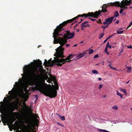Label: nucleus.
Instances as JSON below:
<instances>
[{"instance_id": "obj_35", "label": "nucleus", "mask_w": 132, "mask_h": 132, "mask_svg": "<svg viewBox=\"0 0 132 132\" xmlns=\"http://www.w3.org/2000/svg\"><path fill=\"white\" fill-rule=\"evenodd\" d=\"M11 124L12 125V126H13L14 125V124H13V123L14 122V121L13 120H12V119H11Z\"/></svg>"}, {"instance_id": "obj_28", "label": "nucleus", "mask_w": 132, "mask_h": 132, "mask_svg": "<svg viewBox=\"0 0 132 132\" xmlns=\"http://www.w3.org/2000/svg\"><path fill=\"white\" fill-rule=\"evenodd\" d=\"M48 62V61H47V60L45 59L44 63L46 65H48V62Z\"/></svg>"}, {"instance_id": "obj_40", "label": "nucleus", "mask_w": 132, "mask_h": 132, "mask_svg": "<svg viewBox=\"0 0 132 132\" xmlns=\"http://www.w3.org/2000/svg\"><path fill=\"white\" fill-rule=\"evenodd\" d=\"M127 48H132V46H131V45H130L129 46H127Z\"/></svg>"}, {"instance_id": "obj_42", "label": "nucleus", "mask_w": 132, "mask_h": 132, "mask_svg": "<svg viewBox=\"0 0 132 132\" xmlns=\"http://www.w3.org/2000/svg\"><path fill=\"white\" fill-rule=\"evenodd\" d=\"M57 125H60V126H62V125L61 124H60V123H59V122H57Z\"/></svg>"}, {"instance_id": "obj_4", "label": "nucleus", "mask_w": 132, "mask_h": 132, "mask_svg": "<svg viewBox=\"0 0 132 132\" xmlns=\"http://www.w3.org/2000/svg\"><path fill=\"white\" fill-rule=\"evenodd\" d=\"M23 70L25 75V78L28 75H29L32 78H36L38 76V75L37 74L38 72V71L36 69H33L30 71L28 69V66L26 65L25 67L23 68Z\"/></svg>"}, {"instance_id": "obj_24", "label": "nucleus", "mask_w": 132, "mask_h": 132, "mask_svg": "<svg viewBox=\"0 0 132 132\" xmlns=\"http://www.w3.org/2000/svg\"><path fill=\"white\" fill-rule=\"evenodd\" d=\"M112 108L115 110H118V107L117 106H114Z\"/></svg>"}, {"instance_id": "obj_46", "label": "nucleus", "mask_w": 132, "mask_h": 132, "mask_svg": "<svg viewBox=\"0 0 132 132\" xmlns=\"http://www.w3.org/2000/svg\"><path fill=\"white\" fill-rule=\"evenodd\" d=\"M11 91H12V90L11 91H10L9 92V93H8L9 94H11L12 93Z\"/></svg>"}, {"instance_id": "obj_44", "label": "nucleus", "mask_w": 132, "mask_h": 132, "mask_svg": "<svg viewBox=\"0 0 132 132\" xmlns=\"http://www.w3.org/2000/svg\"><path fill=\"white\" fill-rule=\"evenodd\" d=\"M113 35L114 34H112V35H110V36H109V38L111 37L112 36H113Z\"/></svg>"}, {"instance_id": "obj_11", "label": "nucleus", "mask_w": 132, "mask_h": 132, "mask_svg": "<svg viewBox=\"0 0 132 132\" xmlns=\"http://www.w3.org/2000/svg\"><path fill=\"white\" fill-rule=\"evenodd\" d=\"M114 18V16H112L111 17L108 18L105 20V21L103 23L104 25L107 24L109 25L110 23H111Z\"/></svg>"}, {"instance_id": "obj_1", "label": "nucleus", "mask_w": 132, "mask_h": 132, "mask_svg": "<svg viewBox=\"0 0 132 132\" xmlns=\"http://www.w3.org/2000/svg\"><path fill=\"white\" fill-rule=\"evenodd\" d=\"M47 81L49 83H51L53 81L54 85H52L53 88H47L44 85V84L47 85L45 83H43L39 80L35 79L32 81V84L35 85V88L37 90L41 92H43L46 96L51 98H55L57 95V90L59 89V86L57 81H56L55 76H52L51 79L48 78Z\"/></svg>"}, {"instance_id": "obj_34", "label": "nucleus", "mask_w": 132, "mask_h": 132, "mask_svg": "<svg viewBox=\"0 0 132 132\" xmlns=\"http://www.w3.org/2000/svg\"><path fill=\"white\" fill-rule=\"evenodd\" d=\"M103 86L102 85H100L98 87V89H101L102 88Z\"/></svg>"}, {"instance_id": "obj_15", "label": "nucleus", "mask_w": 132, "mask_h": 132, "mask_svg": "<svg viewBox=\"0 0 132 132\" xmlns=\"http://www.w3.org/2000/svg\"><path fill=\"white\" fill-rule=\"evenodd\" d=\"M91 48L92 47H91ZM90 48H89L88 50L85 51V52H86V53L88 51V53L89 54H90L92 53H93L94 52L93 50L92 49H90Z\"/></svg>"}, {"instance_id": "obj_57", "label": "nucleus", "mask_w": 132, "mask_h": 132, "mask_svg": "<svg viewBox=\"0 0 132 132\" xmlns=\"http://www.w3.org/2000/svg\"><path fill=\"white\" fill-rule=\"evenodd\" d=\"M0 103L1 104H2L3 103V102H2V101H1Z\"/></svg>"}, {"instance_id": "obj_58", "label": "nucleus", "mask_w": 132, "mask_h": 132, "mask_svg": "<svg viewBox=\"0 0 132 132\" xmlns=\"http://www.w3.org/2000/svg\"><path fill=\"white\" fill-rule=\"evenodd\" d=\"M77 45V44H76L75 45H74L73 46V47H76Z\"/></svg>"}, {"instance_id": "obj_16", "label": "nucleus", "mask_w": 132, "mask_h": 132, "mask_svg": "<svg viewBox=\"0 0 132 132\" xmlns=\"http://www.w3.org/2000/svg\"><path fill=\"white\" fill-rule=\"evenodd\" d=\"M56 114L59 116V117L62 120V121H64L65 120V117L64 116H61L60 115L58 114L57 113Z\"/></svg>"}, {"instance_id": "obj_22", "label": "nucleus", "mask_w": 132, "mask_h": 132, "mask_svg": "<svg viewBox=\"0 0 132 132\" xmlns=\"http://www.w3.org/2000/svg\"><path fill=\"white\" fill-rule=\"evenodd\" d=\"M119 13L118 11H116L114 13V14L113 16L115 17H117L119 15Z\"/></svg>"}, {"instance_id": "obj_49", "label": "nucleus", "mask_w": 132, "mask_h": 132, "mask_svg": "<svg viewBox=\"0 0 132 132\" xmlns=\"http://www.w3.org/2000/svg\"><path fill=\"white\" fill-rule=\"evenodd\" d=\"M119 22V20H117L116 23H118Z\"/></svg>"}, {"instance_id": "obj_48", "label": "nucleus", "mask_w": 132, "mask_h": 132, "mask_svg": "<svg viewBox=\"0 0 132 132\" xmlns=\"http://www.w3.org/2000/svg\"><path fill=\"white\" fill-rule=\"evenodd\" d=\"M78 24H77L76 25L74 26V29H75V27H76L78 25Z\"/></svg>"}, {"instance_id": "obj_33", "label": "nucleus", "mask_w": 132, "mask_h": 132, "mask_svg": "<svg viewBox=\"0 0 132 132\" xmlns=\"http://www.w3.org/2000/svg\"><path fill=\"white\" fill-rule=\"evenodd\" d=\"M127 69L129 70H130V72H131V67H127Z\"/></svg>"}, {"instance_id": "obj_21", "label": "nucleus", "mask_w": 132, "mask_h": 132, "mask_svg": "<svg viewBox=\"0 0 132 132\" xmlns=\"http://www.w3.org/2000/svg\"><path fill=\"white\" fill-rule=\"evenodd\" d=\"M39 122L38 120L37 119H36L35 121V126H37L38 125V123Z\"/></svg>"}, {"instance_id": "obj_50", "label": "nucleus", "mask_w": 132, "mask_h": 132, "mask_svg": "<svg viewBox=\"0 0 132 132\" xmlns=\"http://www.w3.org/2000/svg\"><path fill=\"white\" fill-rule=\"evenodd\" d=\"M102 78H98V80L99 81H101L102 80Z\"/></svg>"}, {"instance_id": "obj_12", "label": "nucleus", "mask_w": 132, "mask_h": 132, "mask_svg": "<svg viewBox=\"0 0 132 132\" xmlns=\"http://www.w3.org/2000/svg\"><path fill=\"white\" fill-rule=\"evenodd\" d=\"M88 23H89L88 21H85L81 23V30H83L84 27H90V25H89L88 24H87V25H84L85 24H87Z\"/></svg>"}, {"instance_id": "obj_64", "label": "nucleus", "mask_w": 132, "mask_h": 132, "mask_svg": "<svg viewBox=\"0 0 132 132\" xmlns=\"http://www.w3.org/2000/svg\"><path fill=\"white\" fill-rule=\"evenodd\" d=\"M17 123V121H16L15 122V123Z\"/></svg>"}, {"instance_id": "obj_62", "label": "nucleus", "mask_w": 132, "mask_h": 132, "mask_svg": "<svg viewBox=\"0 0 132 132\" xmlns=\"http://www.w3.org/2000/svg\"><path fill=\"white\" fill-rule=\"evenodd\" d=\"M83 20V19H81V22Z\"/></svg>"}, {"instance_id": "obj_3", "label": "nucleus", "mask_w": 132, "mask_h": 132, "mask_svg": "<svg viewBox=\"0 0 132 132\" xmlns=\"http://www.w3.org/2000/svg\"><path fill=\"white\" fill-rule=\"evenodd\" d=\"M59 50H57V48L56 49V53L54 54V56H55V57H54L55 59L54 62L55 64L57 66H61L65 63L66 62H71L72 60H71V59L72 58L74 57V56L72 54H70L65 59L63 58H61L60 59H59V58H63L64 56L63 55L64 50L63 51V56L60 57V56L59 55H58L57 54V52Z\"/></svg>"}, {"instance_id": "obj_18", "label": "nucleus", "mask_w": 132, "mask_h": 132, "mask_svg": "<svg viewBox=\"0 0 132 132\" xmlns=\"http://www.w3.org/2000/svg\"><path fill=\"white\" fill-rule=\"evenodd\" d=\"M116 91L117 92V95L120 96L121 98H122L123 97V96L120 93H119L118 91L116 90Z\"/></svg>"}, {"instance_id": "obj_30", "label": "nucleus", "mask_w": 132, "mask_h": 132, "mask_svg": "<svg viewBox=\"0 0 132 132\" xmlns=\"http://www.w3.org/2000/svg\"><path fill=\"white\" fill-rule=\"evenodd\" d=\"M8 116L9 117H10L11 118V119H12V120H13V121L16 120V119L14 118L15 116L14 117H11L10 116Z\"/></svg>"}, {"instance_id": "obj_6", "label": "nucleus", "mask_w": 132, "mask_h": 132, "mask_svg": "<svg viewBox=\"0 0 132 132\" xmlns=\"http://www.w3.org/2000/svg\"><path fill=\"white\" fill-rule=\"evenodd\" d=\"M82 15H78L77 16L73 18V19L68 20L67 21H64L62 23L60 24V26L58 28H57L56 29V35H57V32L61 30L62 29V27L63 26H64L66 24H67L68 23L72 22L74 20H76L78 19V17H82Z\"/></svg>"}, {"instance_id": "obj_2", "label": "nucleus", "mask_w": 132, "mask_h": 132, "mask_svg": "<svg viewBox=\"0 0 132 132\" xmlns=\"http://www.w3.org/2000/svg\"><path fill=\"white\" fill-rule=\"evenodd\" d=\"M65 33L66 34L64 35L65 36V38H59L58 39H55V36H53L54 39L53 40L54 44L59 43L61 45L57 48V50H59L57 52V54L58 55H59L60 57L63 56V51L64 49V48H62V47L65 43H67L68 39L73 38L75 35V34L73 32L71 33L69 31L66 30L65 31Z\"/></svg>"}, {"instance_id": "obj_59", "label": "nucleus", "mask_w": 132, "mask_h": 132, "mask_svg": "<svg viewBox=\"0 0 132 132\" xmlns=\"http://www.w3.org/2000/svg\"><path fill=\"white\" fill-rule=\"evenodd\" d=\"M114 34L113 35V36H115L116 35V33H114V34Z\"/></svg>"}, {"instance_id": "obj_26", "label": "nucleus", "mask_w": 132, "mask_h": 132, "mask_svg": "<svg viewBox=\"0 0 132 132\" xmlns=\"http://www.w3.org/2000/svg\"><path fill=\"white\" fill-rule=\"evenodd\" d=\"M104 34L102 33L101 34H100L99 35V36H100V37H99V38L100 39H101L104 36Z\"/></svg>"}, {"instance_id": "obj_20", "label": "nucleus", "mask_w": 132, "mask_h": 132, "mask_svg": "<svg viewBox=\"0 0 132 132\" xmlns=\"http://www.w3.org/2000/svg\"><path fill=\"white\" fill-rule=\"evenodd\" d=\"M52 59H50V60H48V65L51 66L52 65L51 63L52 62Z\"/></svg>"}, {"instance_id": "obj_52", "label": "nucleus", "mask_w": 132, "mask_h": 132, "mask_svg": "<svg viewBox=\"0 0 132 132\" xmlns=\"http://www.w3.org/2000/svg\"><path fill=\"white\" fill-rule=\"evenodd\" d=\"M111 69H113L114 70H117V69H116V68H114L112 67V68H111Z\"/></svg>"}, {"instance_id": "obj_38", "label": "nucleus", "mask_w": 132, "mask_h": 132, "mask_svg": "<svg viewBox=\"0 0 132 132\" xmlns=\"http://www.w3.org/2000/svg\"><path fill=\"white\" fill-rule=\"evenodd\" d=\"M97 22L98 23H101V24H102V23L101 22V20L100 19H99L98 20V21H97Z\"/></svg>"}, {"instance_id": "obj_29", "label": "nucleus", "mask_w": 132, "mask_h": 132, "mask_svg": "<svg viewBox=\"0 0 132 132\" xmlns=\"http://www.w3.org/2000/svg\"><path fill=\"white\" fill-rule=\"evenodd\" d=\"M106 45H108V47H109L110 48H112V46L111 45H109V42L107 43Z\"/></svg>"}, {"instance_id": "obj_54", "label": "nucleus", "mask_w": 132, "mask_h": 132, "mask_svg": "<svg viewBox=\"0 0 132 132\" xmlns=\"http://www.w3.org/2000/svg\"><path fill=\"white\" fill-rule=\"evenodd\" d=\"M122 28H120L119 29V31H120V30H122Z\"/></svg>"}, {"instance_id": "obj_14", "label": "nucleus", "mask_w": 132, "mask_h": 132, "mask_svg": "<svg viewBox=\"0 0 132 132\" xmlns=\"http://www.w3.org/2000/svg\"><path fill=\"white\" fill-rule=\"evenodd\" d=\"M2 122L3 123V125H6V123L7 125H8L9 124V121L7 119H5L3 120Z\"/></svg>"}, {"instance_id": "obj_17", "label": "nucleus", "mask_w": 132, "mask_h": 132, "mask_svg": "<svg viewBox=\"0 0 132 132\" xmlns=\"http://www.w3.org/2000/svg\"><path fill=\"white\" fill-rule=\"evenodd\" d=\"M120 90L122 92H123L125 95H127V93L126 89L121 88Z\"/></svg>"}, {"instance_id": "obj_41", "label": "nucleus", "mask_w": 132, "mask_h": 132, "mask_svg": "<svg viewBox=\"0 0 132 132\" xmlns=\"http://www.w3.org/2000/svg\"><path fill=\"white\" fill-rule=\"evenodd\" d=\"M70 46V44H66V46L67 47H69Z\"/></svg>"}, {"instance_id": "obj_7", "label": "nucleus", "mask_w": 132, "mask_h": 132, "mask_svg": "<svg viewBox=\"0 0 132 132\" xmlns=\"http://www.w3.org/2000/svg\"><path fill=\"white\" fill-rule=\"evenodd\" d=\"M130 4V3L129 1L127 2H126L123 0L121 3H120L119 2H113L112 3L110 4L112 6H114L117 7H120L121 8H122V7H124L125 9H127V7H125V6H127L129 5Z\"/></svg>"}, {"instance_id": "obj_53", "label": "nucleus", "mask_w": 132, "mask_h": 132, "mask_svg": "<svg viewBox=\"0 0 132 132\" xmlns=\"http://www.w3.org/2000/svg\"><path fill=\"white\" fill-rule=\"evenodd\" d=\"M106 96L105 95H104L103 96V97L104 98H105L106 97Z\"/></svg>"}, {"instance_id": "obj_31", "label": "nucleus", "mask_w": 132, "mask_h": 132, "mask_svg": "<svg viewBox=\"0 0 132 132\" xmlns=\"http://www.w3.org/2000/svg\"><path fill=\"white\" fill-rule=\"evenodd\" d=\"M108 26V25L107 24L106 26H101V28H103L104 29H106V27H107Z\"/></svg>"}, {"instance_id": "obj_32", "label": "nucleus", "mask_w": 132, "mask_h": 132, "mask_svg": "<svg viewBox=\"0 0 132 132\" xmlns=\"http://www.w3.org/2000/svg\"><path fill=\"white\" fill-rule=\"evenodd\" d=\"M108 45H106V47L105 48V52H107V50H108Z\"/></svg>"}, {"instance_id": "obj_43", "label": "nucleus", "mask_w": 132, "mask_h": 132, "mask_svg": "<svg viewBox=\"0 0 132 132\" xmlns=\"http://www.w3.org/2000/svg\"><path fill=\"white\" fill-rule=\"evenodd\" d=\"M122 9H121L122 10H123V11L125 9V7H122V8H121Z\"/></svg>"}, {"instance_id": "obj_61", "label": "nucleus", "mask_w": 132, "mask_h": 132, "mask_svg": "<svg viewBox=\"0 0 132 132\" xmlns=\"http://www.w3.org/2000/svg\"><path fill=\"white\" fill-rule=\"evenodd\" d=\"M129 81H127V82L126 83V84H127L129 82Z\"/></svg>"}, {"instance_id": "obj_8", "label": "nucleus", "mask_w": 132, "mask_h": 132, "mask_svg": "<svg viewBox=\"0 0 132 132\" xmlns=\"http://www.w3.org/2000/svg\"><path fill=\"white\" fill-rule=\"evenodd\" d=\"M100 14V12H99L98 13H97V12L96 11L95 13H94L93 12H89L87 14H84L82 15V17H85V18L88 16L92 17H94L95 18H97L99 15Z\"/></svg>"}, {"instance_id": "obj_55", "label": "nucleus", "mask_w": 132, "mask_h": 132, "mask_svg": "<svg viewBox=\"0 0 132 132\" xmlns=\"http://www.w3.org/2000/svg\"><path fill=\"white\" fill-rule=\"evenodd\" d=\"M131 26V25H130V24L129 26H128V28H129V27H130Z\"/></svg>"}, {"instance_id": "obj_13", "label": "nucleus", "mask_w": 132, "mask_h": 132, "mask_svg": "<svg viewBox=\"0 0 132 132\" xmlns=\"http://www.w3.org/2000/svg\"><path fill=\"white\" fill-rule=\"evenodd\" d=\"M86 53V52L85 51L83 53L79 54L77 56V59H76L75 60H76L77 59H79L82 57L84 56V55Z\"/></svg>"}, {"instance_id": "obj_25", "label": "nucleus", "mask_w": 132, "mask_h": 132, "mask_svg": "<svg viewBox=\"0 0 132 132\" xmlns=\"http://www.w3.org/2000/svg\"><path fill=\"white\" fill-rule=\"evenodd\" d=\"M124 31H119L117 30V33L118 34H122L123 32Z\"/></svg>"}, {"instance_id": "obj_10", "label": "nucleus", "mask_w": 132, "mask_h": 132, "mask_svg": "<svg viewBox=\"0 0 132 132\" xmlns=\"http://www.w3.org/2000/svg\"><path fill=\"white\" fill-rule=\"evenodd\" d=\"M111 3H111L108 4V5L107 4H104L103 5V6L102 7V11H98V12H97V13H98L99 12H100V13L101 12H103V13H105L107 11V10L106 9L107 8L108 6H112L111 5H110V4Z\"/></svg>"}, {"instance_id": "obj_45", "label": "nucleus", "mask_w": 132, "mask_h": 132, "mask_svg": "<svg viewBox=\"0 0 132 132\" xmlns=\"http://www.w3.org/2000/svg\"><path fill=\"white\" fill-rule=\"evenodd\" d=\"M123 51V49H121V51L120 52V53H122V52Z\"/></svg>"}, {"instance_id": "obj_51", "label": "nucleus", "mask_w": 132, "mask_h": 132, "mask_svg": "<svg viewBox=\"0 0 132 132\" xmlns=\"http://www.w3.org/2000/svg\"><path fill=\"white\" fill-rule=\"evenodd\" d=\"M107 40L105 39L103 43H105L107 42Z\"/></svg>"}, {"instance_id": "obj_27", "label": "nucleus", "mask_w": 132, "mask_h": 132, "mask_svg": "<svg viewBox=\"0 0 132 132\" xmlns=\"http://www.w3.org/2000/svg\"><path fill=\"white\" fill-rule=\"evenodd\" d=\"M38 61H39L38 62V64L39 65H41L42 64V62H41V61L39 59H38Z\"/></svg>"}, {"instance_id": "obj_19", "label": "nucleus", "mask_w": 132, "mask_h": 132, "mask_svg": "<svg viewBox=\"0 0 132 132\" xmlns=\"http://www.w3.org/2000/svg\"><path fill=\"white\" fill-rule=\"evenodd\" d=\"M98 130L99 131H100V132H108V131L106 130H103L100 129H98Z\"/></svg>"}, {"instance_id": "obj_36", "label": "nucleus", "mask_w": 132, "mask_h": 132, "mask_svg": "<svg viewBox=\"0 0 132 132\" xmlns=\"http://www.w3.org/2000/svg\"><path fill=\"white\" fill-rule=\"evenodd\" d=\"M98 57V55L97 54L95 55L94 58H97Z\"/></svg>"}, {"instance_id": "obj_60", "label": "nucleus", "mask_w": 132, "mask_h": 132, "mask_svg": "<svg viewBox=\"0 0 132 132\" xmlns=\"http://www.w3.org/2000/svg\"><path fill=\"white\" fill-rule=\"evenodd\" d=\"M79 29H78L77 30V32H79Z\"/></svg>"}, {"instance_id": "obj_56", "label": "nucleus", "mask_w": 132, "mask_h": 132, "mask_svg": "<svg viewBox=\"0 0 132 132\" xmlns=\"http://www.w3.org/2000/svg\"><path fill=\"white\" fill-rule=\"evenodd\" d=\"M109 38V37H108L106 39L107 40H108V39Z\"/></svg>"}, {"instance_id": "obj_37", "label": "nucleus", "mask_w": 132, "mask_h": 132, "mask_svg": "<svg viewBox=\"0 0 132 132\" xmlns=\"http://www.w3.org/2000/svg\"><path fill=\"white\" fill-rule=\"evenodd\" d=\"M88 18L90 19L91 20H92L93 21H96V20L95 19H92V18Z\"/></svg>"}, {"instance_id": "obj_47", "label": "nucleus", "mask_w": 132, "mask_h": 132, "mask_svg": "<svg viewBox=\"0 0 132 132\" xmlns=\"http://www.w3.org/2000/svg\"><path fill=\"white\" fill-rule=\"evenodd\" d=\"M108 66H109L111 69V68H112V67L111 65V64H109L108 65Z\"/></svg>"}, {"instance_id": "obj_63", "label": "nucleus", "mask_w": 132, "mask_h": 132, "mask_svg": "<svg viewBox=\"0 0 132 132\" xmlns=\"http://www.w3.org/2000/svg\"><path fill=\"white\" fill-rule=\"evenodd\" d=\"M106 53H107V54H109V52H106Z\"/></svg>"}, {"instance_id": "obj_23", "label": "nucleus", "mask_w": 132, "mask_h": 132, "mask_svg": "<svg viewBox=\"0 0 132 132\" xmlns=\"http://www.w3.org/2000/svg\"><path fill=\"white\" fill-rule=\"evenodd\" d=\"M92 72L94 74H98V71H97L95 70H92Z\"/></svg>"}, {"instance_id": "obj_5", "label": "nucleus", "mask_w": 132, "mask_h": 132, "mask_svg": "<svg viewBox=\"0 0 132 132\" xmlns=\"http://www.w3.org/2000/svg\"><path fill=\"white\" fill-rule=\"evenodd\" d=\"M10 106L8 109V116L14 117L17 115L18 113L16 112H13L15 109H17L18 108V104L14 102H10Z\"/></svg>"}, {"instance_id": "obj_9", "label": "nucleus", "mask_w": 132, "mask_h": 132, "mask_svg": "<svg viewBox=\"0 0 132 132\" xmlns=\"http://www.w3.org/2000/svg\"><path fill=\"white\" fill-rule=\"evenodd\" d=\"M60 26V25L58 26H57V27L55 29V30L54 31V33L53 34V36H55V39H58V38H57V36H58L59 35H60V36H61L63 37V38H65V35H65V34H66L65 33V32L64 31V33H62L61 34H59V33L61 31H62V30H63V27H64V26H63L62 27V29L60 30V31H57V35H56V30L57 29H56V28H59V27ZM60 38V37H59V38Z\"/></svg>"}, {"instance_id": "obj_39", "label": "nucleus", "mask_w": 132, "mask_h": 132, "mask_svg": "<svg viewBox=\"0 0 132 132\" xmlns=\"http://www.w3.org/2000/svg\"><path fill=\"white\" fill-rule=\"evenodd\" d=\"M123 10H122L121 9L120 10V12H119V13H121L122 12H123Z\"/></svg>"}]
</instances>
